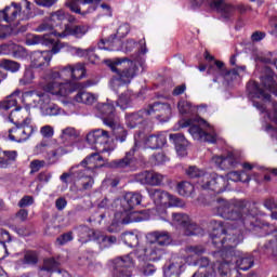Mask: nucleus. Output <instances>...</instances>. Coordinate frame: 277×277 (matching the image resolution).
<instances>
[{
  "label": "nucleus",
  "instance_id": "obj_53",
  "mask_svg": "<svg viewBox=\"0 0 277 277\" xmlns=\"http://www.w3.org/2000/svg\"><path fill=\"white\" fill-rule=\"evenodd\" d=\"M163 179H164L163 174L151 171L150 179H149V185L151 187H158L159 185H161V183H163Z\"/></svg>",
  "mask_w": 277,
  "mask_h": 277
},
{
  "label": "nucleus",
  "instance_id": "obj_60",
  "mask_svg": "<svg viewBox=\"0 0 277 277\" xmlns=\"http://www.w3.org/2000/svg\"><path fill=\"white\" fill-rule=\"evenodd\" d=\"M186 254H197L200 256V254H205V247L197 245V246H188L185 248Z\"/></svg>",
  "mask_w": 277,
  "mask_h": 277
},
{
  "label": "nucleus",
  "instance_id": "obj_58",
  "mask_svg": "<svg viewBox=\"0 0 277 277\" xmlns=\"http://www.w3.org/2000/svg\"><path fill=\"white\" fill-rule=\"evenodd\" d=\"M44 166H47V161L44 160H32L30 162V174H36V172H40V170H42V168H44Z\"/></svg>",
  "mask_w": 277,
  "mask_h": 277
},
{
  "label": "nucleus",
  "instance_id": "obj_34",
  "mask_svg": "<svg viewBox=\"0 0 277 277\" xmlns=\"http://www.w3.org/2000/svg\"><path fill=\"white\" fill-rule=\"evenodd\" d=\"M52 78L57 79L63 83H70V79H72V66L67 65L63 67L60 71H52Z\"/></svg>",
  "mask_w": 277,
  "mask_h": 277
},
{
  "label": "nucleus",
  "instance_id": "obj_21",
  "mask_svg": "<svg viewBox=\"0 0 277 277\" xmlns=\"http://www.w3.org/2000/svg\"><path fill=\"white\" fill-rule=\"evenodd\" d=\"M150 116V110L143 109L137 113H131L126 115V122L130 129H135L137 124H144L147 122V118Z\"/></svg>",
  "mask_w": 277,
  "mask_h": 277
},
{
  "label": "nucleus",
  "instance_id": "obj_18",
  "mask_svg": "<svg viewBox=\"0 0 277 277\" xmlns=\"http://www.w3.org/2000/svg\"><path fill=\"white\" fill-rule=\"evenodd\" d=\"M137 150V143H134V146L129 150L126 156L121 159L111 160L108 163V167L113 168V170H127L130 166H133V156Z\"/></svg>",
  "mask_w": 277,
  "mask_h": 277
},
{
  "label": "nucleus",
  "instance_id": "obj_25",
  "mask_svg": "<svg viewBox=\"0 0 277 277\" xmlns=\"http://www.w3.org/2000/svg\"><path fill=\"white\" fill-rule=\"evenodd\" d=\"M56 32H50L45 35H32L26 38V44L27 47H34L36 44H44L45 47H49V44H52L53 42V36H55Z\"/></svg>",
  "mask_w": 277,
  "mask_h": 277
},
{
  "label": "nucleus",
  "instance_id": "obj_10",
  "mask_svg": "<svg viewBox=\"0 0 277 277\" xmlns=\"http://www.w3.org/2000/svg\"><path fill=\"white\" fill-rule=\"evenodd\" d=\"M202 5H206L207 10L219 12V14H222L224 18H228L233 12H235V6L230 5L229 3L225 1H192L190 2V9L192 10H198V8H202Z\"/></svg>",
  "mask_w": 277,
  "mask_h": 277
},
{
  "label": "nucleus",
  "instance_id": "obj_29",
  "mask_svg": "<svg viewBox=\"0 0 277 277\" xmlns=\"http://www.w3.org/2000/svg\"><path fill=\"white\" fill-rule=\"evenodd\" d=\"M60 259L48 258L43 261V266L41 269L43 272H57V274H62L63 277H71L70 274H68V272L62 271L60 268Z\"/></svg>",
  "mask_w": 277,
  "mask_h": 277
},
{
  "label": "nucleus",
  "instance_id": "obj_61",
  "mask_svg": "<svg viewBox=\"0 0 277 277\" xmlns=\"http://www.w3.org/2000/svg\"><path fill=\"white\" fill-rule=\"evenodd\" d=\"M141 272L144 276H153V274H155V272H157V267H155V265H153L150 263H145L141 267Z\"/></svg>",
  "mask_w": 277,
  "mask_h": 277
},
{
  "label": "nucleus",
  "instance_id": "obj_6",
  "mask_svg": "<svg viewBox=\"0 0 277 277\" xmlns=\"http://www.w3.org/2000/svg\"><path fill=\"white\" fill-rule=\"evenodd\" d=\"M87 142L93 146L97 153H108V155L114 153V147L109 146V132L103 129L89 132L87 134Z\"/></svg>",
  "mask_w": 277,
  "mask_h": 277
},
{
  "label": "nucleus",
  "instance_id": "obj_19",
  "mask_svg": "<svg viewBox=\"0 0 277 277\" xmlns=\"http://www.w3.org/2000/svg\"><path fill=\"white\" fill-rule=\"evenodd\" d=\"M185 269V262L182 258L172 259L163 266L164 277H179Z\"/></svg>",
  "mask_w": 277,
  "mask_h": 277
},
{
  "label": "nucleus",
  "instance_id": "obj_31",
  "mask_svg": "<svg viewBox=\"0 0 277 277\" xmlns=\"http://www.w3.org/2000/svg\"><path fill=\"white\" fill-rule=\"evenodd\" d=\"M96 48L91 47L89 49H81V48H70L69 52L71 55H77V57H89L92 64H96V60H98V55L94 53Z\"/></svg>",
  "mask_w": 277,
  "mask_h": 277
},
{
  "label": "nucleus",
  "instance_id": "obj_8",
  "mask_svg": "<svg viewBox=\"0 0 277 277\" xmlns=\"http://www.w3.org/2000/svg\"><path fill=\"white\" fill-rule=\"evenodd\" d=\"M148 196L154 200L155 205H169L170 207H180L181 209L185 207V201L181 198L159 188L148 189Z\"/></svg>",
  "mask_w": 277,
  "mask_h": 277
},
{
  "label": "nucleus",
  "instance_id": "obj_46",
  "mask_svg": "<svg viewBox=\"0 0 277 277\" xmlns=\"http://www.w3.org/2000/svg\"><path fill=\"white\" fill-rule=\"evenodd\" d=\"M0 67L11 72H17L21 69V64L11 60H2L0 61Z\"/></svg>",
  "mask_w": 277,
  "mask_h": 277
},
{
  "label": "nucleus",
  "instance_id": "obj_13",
  "mask_svg": "<svg viewBox=\"0 0 277 277\" xmlns=\"http://www.w3.org/2000/svg\"><path fill=\"white\" fill-rule=\"evenodd\" d=\"M95 109L106 127H116L119 119L118 116H116L114 103L109 101L107 103H98Z\"/></svg>",
  "mask_w": 277,
  "mask_h": 277
},
{
  "label": "nucleus",
  "instance_id": "obj_28",
  "mask_svg": "<svg viewBox=\"0 0 277 277\" xmlns=\"http://www.w3.org/2000/svg\"><path fill=\"white\" fill-rule=\"evenodd\" d=\"M76 181H79L82 187L81 192H90V189L94 187V177L88 174L83 169H78V173H76Z\"/></svg>",
  "mask_w": 277,
  "mask_h": 277
},
{
  "label": "nucleus",
  "instance_id": "obj_43",
  "mask_svg": "<svg viewBox=\"0 0 277 277\" xmlns=\"http://www.w3.org/2000/svg\"><path fill=\"white\" fill-rule=\"evenodd\" d=\"M10 50L15 60H25V57H27V50L16 43H11Z\"/></svg>",
  "mask_w": 277,
  "mask_h": 277
},
{
  "label": "nucleus",
  "instance_id": "obj_38",
  "mask_svg": "<svg viewBox=\"0 0 277 277\" xmlns=\"http://www.w3.org/2000/svg\"><path fill=\"white\" fill-rule=\"evenodd\" d=\"M261 84L264 89L268 90V92H272L277 96V83L276 80H274V76L266 75L261 77Z\"/></svg>",
  "mask_w": 277,
  "mask_h": 277
},
{
  "label": "nucleus",
  "instance_id": "obj_4",
  "mask_svg": "<svg viewBox=\"0 0 277 277\" xmlns=\"http://www.w3.org/2000/svg\"><path fill=\"white\" fill-rule=\"evenodd\" d=\"M196 265H198L199 269L193 277H217V274L224 277L228 276L230 272V264L227 261H217L211 264V261L207 256L197 260Z\"/></svg>",
  "mask_w": 277,
  "mask_h": 277
},
{
  "label": "nucleus",
  "instance_id": "obj_32",
  "mask_svg": "<svg viewBox=\"0 0 277 277\" xmlns=\"http://www.w3.org/2000/svg\"><path fill=\"white\" fill-rule=\"evenodd\" d=\"M226 72V66L222 61H215L214 65H209L207 74L212 75L214 83L217 82L219 77H224Z\"/></svg>",
  "mask_w": 277,
  "mask_h": 277
},
{
  "label": "nucleus",
  "instance_id": "obj_42",
  "mask_svg": "<svg viewBox=\"0 0 277 277\" xmlns=\"http://www.w3.org/2000/svg\"><path fill=\"white\" fill-rule=\"evenodd\" d=\"M239 160L235 153H228L227 157H223V167L222 170H230V168H237Z\"/></svg>",
  "mask_w": 277,
  "mask_h": 277
},
{
  "label": "nucleus",
  "instance_id": "obj_11",
  "mask_svg": "<svg viewBox=\"0 0 277 277\" xmlns=\"http://www.w3.org/2000/svg\"><path fill=\"white\" fill-rule=\"evenodd\" d=\"M173 223L176 224L177 226H181L183 228V234L186 237H192L194 235H200L202 233V228L198 226L189 215L183 214V213H173Z\"/></svg>",
  "mask_w": 277,
  "mask_h": 277
},
{
  "label": "nucleus",
  "instance_id": "obj_45",
  "mask_svg": "<svg viewBox=\"0 0 277 277\" xmlns=\"http://www.w3.org/2000/svg\"><path fill=\"white\" fill-rule=\"evenodd\" d=\"M177 194L180 196H192L194 194V186L189 182H182L177 184Z\"/></svg>",
  "mask_w": 277,
  "mask_h": 277
},
{
  "label": "nucleus",
  "instance_id": "obj_48",
  "mask_svg": "<svg viewBox=\"0 0 277 277\" xmlns=\"http://www.w3.org/2000/svg\"><path fill=\"white\" fill-rule=\"evenodd\" d=\"M71 77L72 79H83L85 77V66L81 63L71 66Z\"/></svg>",
  "mask_w": 277,
  "mask_h": 277
},
{
  "label": "nucleus",
  "instance_id": "obj_40",
  "mask_svg": "<svg viewBox=\"0 0 277 277\" xmlns=\"http://www.w3.org/2000/svg\"><path fill=\"white\" fill-rule=\"evenodd\" d=\"M242 75H246V65L238 66L232 70L225 69L224 79L225 81H235L237 77H241Z\"/></svg>",
  "mask_w": 277,
  "mask_h": 277
},
{
  "label": "nucleus",
  "instance_id": "obj_57",
  "mask_svg": "<svg viewBox=\"0 0 277 277\" xmlns=\"http://www.w3.org/2000/svg\"><path fill=\"white\" fill-rule=\"evenodd\" d=\"M34 79H36V75L34 74V70L26 69L23 78L19 80V83L21 85H29V83H32Z\"/></svg>",
  "mask_w": 277,
  "mask_h": 277
},
{
  "label": "nucleus",
  "instance_id": "obj_51",
  "mask_svg": "<svg viewBox=\"0 0 277 277\" xmlns=\"http://www.w3.org/2000/svg\"><path fill=\"white\" fill-rule=\"evenodd\" d=\"M77 168H81L80 164H77V166H74L69 169V172H65L61 175L60 180L62 181V183H65L66 185H68V180L70 177L74 179V181L77 180V173H78V170H76Z\"/></svg>",
  "mask_w": 277,
  "mask_h": 277
},
{
  "label": "nucleus",
  "instance_id": "obj_35",
  "mask_svg": "<svg viewBox=\"0 0 277 277\" xmlns=\"http://www.w3.org/2000/svg\"><path fill=\"white\" fill-rule=\"evenodd\" d=\"M16 96H21V90H15L11 95L6 96L4 101L0 102V109L8 111V109H12V107H16L18 103Z\"/></svg>",
  "mask_w": 277,
  "mask_h": 277
},
{
  "label": "nucleus",
  "instance_id": "obj_7",
  "mask_svg": "<svg viewBox=\"0 0 277 277\" xmlns=\"http://www.w3.org/2000/svg\"><path fill=\"white\" fill-rule=\"evenodd\" d=\"M30 135H34V126H31V118L29 117H26L22 123H15V127L6 132L10 142H27Z\"/></svg>",
  "mask_w": 277,
  "mask_h": 277
},
{
  "label": "nucleus",
  "instance_id": "obj_2",
  "mask_svg": "<svg viewBox=\"0 0 277 277\" xmlns=\"http://www.w3.org/2000/svg\"><path fill=\"white\" fill-rule=\"evenodd\" d=\"M122 241L129 248H135L133 252L114 260V277H131V268L135 265L133 256L142 263L146 261H161L166 254V248L172 243V236L168 230H153L147 233L146 242L140 245V236L133 232L122 234Z\"/></svg>",
  "mask_w": 277,
  "mask_h": 277
},
{
  "label": "nucleus",
  "instance_id": "obj_20",
  "mask_svg": "<svg viewBox=\"0 0 277 277\" xmlns=\"http://www.w3.org/2000/svg\"><path fill=\"white\" fill-rule=\"evenodd\" d=\"M18 14H21V4L12 2L10 6L0 11V23H6L12 26Z\"/></svg>",
  "mask_w": 277,
  "mask_h": 277
},
{
  "label": "nucleus",
  "instance_id": "obj_27",
  "mask_svg": "<svg viewBox=\"0 0 277 277\" xmlns=\"http://www.w3.org/2000/svg\"><path fill=\"white\" fill-rule=\"evenodd\" d=\"M88 34V26L85 25H74L66 26L65 31L62 34H55L58 38H66V36H75V38H83Z\"/></svg>",
  "mask_w": 277,
  "mask_h": 277
},
{
  "label": "nucleus",
  "instance_id": "obj_44",
  "mask_svg": "<svg viewBox=\"0 0 277 277\" xmlns=\"http://www.w3.org/2000/svg\"><path fill=\"white\" fill-rule=\"evenodd\" d=\"M76 230L82 241H90L92 235H94V232L85 225L78 226Z\"/></svg>",
  "mask_w": 277,
  "mask_h": 277
},
{
  "label": "nucleus",
  "instance_id": "obj_47",
  "mask_svg": "<svg viewBox=\"0 0 277 277\" xmlns=\"http://www.w3.org/2000/svg\"><path fill=\"white\" fill-rule=\"evenodd\" d=\"M37 153H48L49 159H53V157H57V149H51V146L45 142H41L39 145L36 146Z\"/></svg>",
  "mask_w": 277,
  "mask_h": 277
},
{
  "label": "nucleus",
  "instance_id": "obj_63",
  "mask_svg": "<svg viewBox=\"0 0 277 277\" xmlns=\"http://www.w3.org/2000/svg\"><path fill=\"white\" fill-rule=\"evenodd\" d=\"M45 116H57L60 115V107L55 104H50L45 109H44Z\"/></svg>",
  "mask_w": 277,
  "mask_h": 277
},
{
  "label": "nucleus",
  "instance_id": "obj_3",
  "mask_svg": "<svg viewBox=\"0 0 277 277\" xmlns=\"http://www.w3.org/2000/svg\"><path fill=\"white\" fill-rule=\"evenodd\" d=\"M142 205V194L137 192L127 193L122 198L115 199L113 208H115V220L119 224H131L137 222L135 220V207Z\"/></svg>",
  "mask_w": 277,
  "mask_h": 277
},
{
  "label": "nucleus",
  "instance_id": "obj_17",
  "mask_svg": "<svg viewBox=\"0 0 277 277\" xmlns=\"http://www.w3.org/2000/svg\"><path fill=\"white\" fill-rule=\"evenodd\" d=\"M51 64L50 51H35L30 54L31 68H48Z\"/></svg>",
  "mask_w": 277,
  "mask_h": 277
},
{
  "label": "nucleus",
  "instance_id": "obj_1",
  "mask_svg": "<svg viewBox=\"0 0 277 277\" xmlns=\"http://www.w3.org/2000/svg\"><path fill=\"white\" fill-rule=\"evenodd\" d=\"M214 215L223 217V220H229L235 222V228L228 227L224 229V222L212 221L214 226L219 228L214 229L211 234V239L213 246L219 248L220 251L214 252L219 256H223L225 252V259H228V250L237 248L241 241H243V228L248 230H256L262 233V235H272L276 227L269 225L268 223H262V225H254V216L248 213V208H246V202L241 200H226L217 199L213 208Z\"/></svg>",
  "mask_w": 277,
  "mask_h": 277
},
{
  "label": "nucleus",
  "instance_id": "obj_26",
  "mask_svg": "<svg viewBox=\"0 0 277 277\" xmlns=\"http://www.w3.org/2000/svg\"><path fill=\"white\" fill-rule=\"evenodd\" d=\"M146 144L148 148L157 150V148H163L168 144V134L160 132L158 134H151L147 137Z\"/></svg>",
  "mask_w": 277,
  "mask_h": 277
},
{
  "label": "nucleus",
  "instance_id": "obj_39",
  "mask_svg": "<svg viewBox=\"0 0 277 277\" xmlns=\"http://www.w3.org/2000/svg\"><path fill=\"white\" fill-rule=\"evenodd\" d=\"M92 3L90 1H67L65 3L66 8L70 10V12H75V14H85L88 11L83 10L85 5Z\"/></svg>",
  "mask_w": 277,
  "mask_h": 277
},
{
  "label": "nucleus",
  "instance_id": "obj_49",
  "mask_svg": "<svg viewBox=\"0 0 277 277\" xmlns=\"http://www.w3.org/2000/svg\"><path fill=\"white\" fill-rule=\"evenodd\" d=\"M186 174L190 179H201V176H202V181H203V179H209V174L205 173V171H201L197 167H189L186 170Z\"/></svg>",
  "mask_w": 277,
  "mask_h": 277
},
{
  "label": "nucleus",
  "instance_id": "obj_59",
  "mask_svg": "<svg viewBox=\"0 0 277 277\" xmlns=\"http://www.w3.org/2000/svg\"><path fill=\"white\" fill-rule=\"evenodd\" d=\"M18 116H29V107H16L14 110L11 111L9 119L11 120V122H14V119H12V117H17Z\"/></svg>",
  "mask_w": 277,
  "mask_h": 277
},
{
  "label": "nucleus",
  "instance_id": "obj_64",
  "mask_svg": "<svg viewBox=\"0 0 277 277\" xmlns=\"http://www.w3.org/2000/svg\"><path fill=\"white\" fill-rule=\"evenodd\" d=\"M40 133L43 137L51 138L53 136V134L55 133V131L53 130V127H51V126H43L40 129Z\"/></svg>",
  "mask_w": 277,
  "mask_h": 277
},
{
  "label": "nucleus",
  "instance_id": "obj_55",
  "mask_svg": "<svg viewBox=\"0 0 277 277\" xmlns=\"http://www.w3.org/2000/svg\"><path fill=\"white\" fill-rule=\"evenodd\" d=\"M23 263L25 265H36V263H38V253L34 251H27L24 254Z\"/></svg>",
  "mask_w": 277,
  "mask_h": 277
},
{
  "label": "nucleus",
  "instance_id": "obj_41",
  "mask_svg": "<svg viewBox=\"0 0 277 277\" xmlns=\"http://www.w3.org/2000/svg\"><path fill=\"white\" fill-rule=\"evenodd\" d=\"M79 137V132L75 128H66L62 131L61 140L64 144H70V142L77 140Z\"/></svg>",
  "mask_w": 277,
  "mask_h": 277
},
{
  "label": "nucleus",
  "instance_id": "obj_52",
  "mask_svg": "<svg viewBox=\"0 0 277 277\" xmlns=\"http://www.w3.org/2000/svg\"><path fill=\"white\" fill-rule=\"evenodd\" d=\"M150 172L151 171H142L135 174V181L141 183V185H150Z\"/></svg>",
  "mask_w": 277,
  "mask_h": 277
},
{
  "label": "nucleus",
  "instance_id": "obj_9",
  "mask_svg": "<svg viewBox=\"0 0 277 277\" xmlns=\"http://www.w3.org/2000/svg\"><path fill=\"white\" fill-rule=\"evenodd\" d=\"M130 28L128 24L119 26L116 35H110L107 40H101L97 43L98 49H104L105 51H120L122 49V41L120 38H124L129 35Z\"/></svg>",
  "mask_w": 277,
  "mask_h": 277
},
{
  "label": "nucleus",
  "instance_id": "obj_22",
  "mask_svg": "<svg viewBox=\"0 0 277 277\" xmlns=\"http://www.w3.org/2000/svg\"><path fill=\"white\" fill-rule=\"evenodd\" d=\"M169 140L174 144L175 150L180 157H185L187 155L189 142L185 138V135L181 133L170 134Z\"/></svg>",
  "mask_w": 277,
  "mask_h": 277
},
{
  "label": "nucleus",
  "instance_id": "obj_33",
  "mask_svg": "<svg viewBox=\"0 0 277 277\" xmlns=\"http://www.w3.org/2000/svg\"><path fill=\"white\" fill-rule=\"evenodd\" d=\"M98 101V95L88 91H79L75 96L76 103H83V105H94Z\"/></svg>",
  "mask_w": 277,
  "mask_h": 277
},
{
  "label": "nucleus",
  "instance_id": "obj_36",
  "mask_svg": "<svg viewBox=\"0 0 277 277\" xmlns=\"http://www.w3.org/2000/svg\"><path fill=\"white\" fill-rule=\"evenodd\" d=\"M113 130V135L117 140V142H127V136L129 135V132H127V129L124 127L120 126L119 119H117V123L115 126H108Z\"/></svg>",
  "mask_w": 277,
  "mask_h": 277
},
{
  "label": "nucleus",
  "instance_id": "obj_54",
  "mask_svg": "<svg viewBox=\"0 0 277 277\" xmlns=\"http://www.w3.org/2000/svg\"><path fill=\"white\" fill-rule=\"evenodd\" d=\"M150 161L151 163H154V166H162V163H166V161H168V156H166V153L159 151L151 156Z\"/></svg>",
  "mask_w": 277,
  "mask_h": 277
},
{
  "label": "nucleus",
  "instance_id": "obj_50",
  "mask_svg": "<svg viewBox=\"0 0 277 277\" xmlns=\"http://www.w3.org/2000/svg\"><path fill=\"white\" fill-rule=\"evenodd\" d=\"M239 269L242 272H248L254 265V259L252 258H240L236 261Z\"/></svg>",
  "mask_w": 277,
  "mask_h": 277
},
{
  "label": "nucleus",
  "instance_id": "obj_23",
  "mask_svg": "<svg viewBox=\"0 0 277 277\" xmlns=\"http://www.w3.org/2000/svg\"><path fill=\"white\" fill-rule=\"evenodd\" d=\"M103 157L98 153H93L89 157H87L84 160L81 161L79 164L80 170H84V172H94L96 168H101V164L98 161H102Z\"/></svg>",
  "mask_w": 277,
  "mask_h": 277
},
{
  "label": "nucleus",
  "instance_id": "obj_56",
  "mask_svg": "<svg viewBox=\"0 0 277 277\" xmlns=\"http://www.w3.org/2000/svg\"><path fill=\"white\" fill-rule=\"evenodd\" d=\"M129 103H131V93L129 92L121 94L117 101V105L121 109H127L129 107Z\"/></svg>",
  "mask_w": 277,
  "mask_h": 277
},
{
  "label": "nucleus",
  "instance_id": "obj_15",
  "mask_svg": "<svg viewBox=\"0 0 277 277\" xmlns=\"http://www.w3.org/2000/svg\"><path fill=\"white\" fill-rule=\"evenodd\" d=\"M201 187L203 189H211L214 194H222V192H226V179L222 175H209L208 179L202 180Z\"/></svg>",
  "mask_w": 277,
  "mask_h": 277
},
{
  "label": "nucleus",
  "instance_id": "obj_5",
  "mask_svg": "<svg viewBox=\"0 0 277 277\" xmlns=\"http://www.w3.org/2000/svg\"><path fill=\"white\" fill-rule=\"evenodd\" d=\"M105 64L113 72L117 74V81L121 83H131V79H133L137 72L135 63L127 58H117L115 61L107 60Z\"/></svg>",
  "mask_w": 277,
  "mask_h": 277
},
{
  "label": "nucleus",
  "instance_id": "obj_12",
  "mask_svg": "<svg viewBox=\"0 0 277 277\" xmlns=\"http://www.w3.org/2000/svg\"><path fill=\"white\" fill-rule=\"evenodd\" d=\"M42 90L48 94L53 96H68L72 89H70V83L63 82L58 78H53V74H50V80L42 85Z\"/></svg>",
  "mask_w": 277,
  "mask_h": 277
},
{
  "label": "nucleus",
  "instance_id": "obj_24",
  "mask_svg": "<svg viewBox=\"0 0 277 277\" xmlns=\"http://www.w3.org/2000/svg\"><path fill=\"white\" fill-rule=\"evenodd\" d=\"M64 18H66L64 11L58 10L51 14L49 22L39 25L37 31H53V27H55V25H60V22L64 21ZM55 21H58V23L55 24Z\"/></svg>",
  "mask_w": 277,
  "mask_h": 277
},
{
  "label": "nucleus",
  "instance_id": "obj_14",
  "mask_svg": "<svg viewBox=\"0 0 277 277\" xmlns=\"http://www.w3.org/2000/svg\"><path fill=\"white\" fill-rule=\"evenodd\" d=\"M188 132L190 133L192 137H194V140H199V142H209L210 144H215L217 141V135L215 132H213L211 129L206 131L198 124H192L188 129Z\"/></svg>",
  "mask_w": 277,
  "mask_h": 277
},
{
  "label": "nucleus",
  "instance_id": "obj_16",
  "mask_svg": "<svg viewBox=\"0 0 277 277\" xmlns=\"http://www.w3.org/2000/svg\"><path fill=\"white\" fill-rule=\"evenodd\" d=\"M147 111H150L149 116H155L159 120H170V116H172V107L168 103L156 102L148 106Z\"/></svg>",
  "mask_w": 277,
  "mask_h": 277
},
{
  "label": "nucleus",
  "instance_id": "obj_37",
  "mask_svg": "<svg viewBox=\"0 0 277 277\" xmlns=\"http://www.w3.org/2000/svg\"><path fill=\"white\" fill-rule=\"evenodd\" d=\"M227 179L234 181V183H250V174L243 170L229 172Z\"/></svg>",
  "mask_w": 277,
  "mask_h": 277
},
{
  "label": "nucleus",
  "instance_id": "obj_30",
  "mask_svg": "<svg viewBox=\"0 0 277 277\" xmlns=\"http://www.w3.org/2000/svg\"><path fill=\"white\" fill-rule=\"evenodd\" d=\"M247 90L253 98H263L264 101H269L272 98V95L265 92V90H263L261 85L256 83V81H249L247 84Z\"/></svg>",
  "mask_w": 277,
  "mask_h": 277
},
{
  "label": "nucleus",
  "instance_id": "obj_62",
  "mask_svg": "<svg viewBox=\"0 0 277 277\" xmlns=\"http://www.w3.org/2000/svg\"><path fill=\"white\" fill-rule=\"evenodd\" d=\"M177 109L180 114H189V111H192V104L186 101H180L177 104Z\"/></svg>",
  "mask_w": 277,
  "mask_h": 277
}]
</instances>
